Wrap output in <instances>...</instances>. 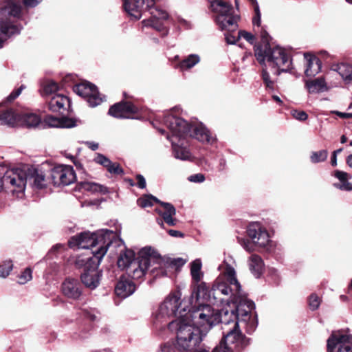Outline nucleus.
<instances>
[{"mask_svg":"<svg viewBox=\"0 0 352 352\" xmlns=\"http://www.w3.org/2000/svg\"><path fill=\"white\" fill-rule=\"evenodd\" d=\"M235 261L229 256L224 259L218 267L219 274L212 285L210 298L212 296L214 303L221 302V296L230 298L233 305H230L220 311L210 307L212 314L217 317V321L212 326L221 322L223 331L229 328L233 329L243 328L248 333L253 332L257 327V319L252 311L254 303L248 300L241 290V286L236 278Z\"/></svg>","mask_w":352,"mask_h":352,"instance_id":"1","label":"nucleus"},{"mask_svg":"<svg viewBox=\"0 0 352 352\" xmlns=\"http://www.w3.org/2000/svg\"><path fill=\"white\" fill-rule=\"evenodd\" d=\"M120 227H116V231L111 230V247L120 248V256L118 266L126 269L127 273L134 279L142 278L149 272L154 277L167 276L170 269L173 268V263L161 255L151 247L142 248L135 258L133 250L126 249L124 241L120 237Z\"/></svg>","mask_w":352,"mask_h":352,"instance_id":"2","label":"nucleus"},{"mask_svg":"<svg viewBox=\"0 0 352 352\" xmlns=\"http://www.w3.org/2000/svg\"><path fill=\"white\" fill-rule=\"evenodd\" d=\"M217 321L210 306L200 305L189 310L185 317L168 322V329L175 334V341L181 352H189L198 346L208 330Z\"/></svg>","mask_w":352,"mask_h":352,"instance_id":"3","label":"nucleus"},{"mask_svg":"<svg viewBox=\"0 0 352 352\" xmlns=\"http://www.w3.org/2000/svg\"><path fill=\"white\" fill-rule=\"evenodd\" d=\"M164 123L172 133L167 136L172 144L174 157L181 160H188L191 153L188 148V139L194 138L202 142L211 143L214 139L202 123H188L184 119L173 114L167 115Z\"/></svg>","mask_w":352,"mask_h":352,"instance_id":"4","label":"nucleus"},{"mask_svg":"<svg viewBox=\"0 0 352 352\" xmlns=\"http://www.w3.org/2000/svg\"><path fill=\"white\" fill-rule=\"evenodd\" d=\"M254 32L259 35L262 43V45H256L254 50L257 60L263 65L262 78L266 86L273 89L275 79L270 74L277 76L281 72H289L292 60L285 49L279 46H270L271 37L263 27L260 26Z\"/></svg>","mask_w":352,"mask_h":352,"instance_id":"5","label":"nucleus"},{"mask_svg":"<svg viewBox=\"0 0 352 352\" xmlns=\"http://www.w3.org/2000/svg\"><path fill=\"white\" fill-rule=\"evenodd\" d=\"M125 12L133 19L139 20L143 13L150 11L151 15L148 19L143 20L142 27H151L158 32H162L166 35L167 30L165 28L163 21L168 19V13L162 9L155 8V0H122Z\"/></svg>","mask_w":352,"mask_h":352,"instance_id":"6","label":"nucleus"},{"mask_svg":"<svg viewBox=\"0 0 352 352\" xmlns=\"http://www.w3.org/2000/svg\"><path fill=\"white\" fill-rule=\"evenodd\" d=\"M106 253L107 248L101 247L97 250H88L78 256L75 260L77 268H84V272L80 276L82 283L90 289H96L99 285L101 272L98 267Z\"/></svg>","mask_w":352,"mask_h":352,"instance_id":"7","label":"nucleus"},{"mask_svg":"<svg viewBox=\"0 0 352 352\" xmlns=\"http://www.w3.org/2000/svg\"><path fill=\"white\" fill-rule=\"evenodd\" d=\"M21 13V6L12 0H6L0 9V49L8 38L20 33L21 26L16 21Z\"/></svg>","mask_w":352,"mask_h":352,"instance_id":"8","label":"nucleus"},{"mask_svg":"<svg viewBox=\"0 0 352 352\" xmlns=\"http://www.w3.org/2000/svg\"><path fill=\"white\" fill-rule=\"evenodd\" d=\"M28 179L32 183L34 188L42 189L46 187L47 183L43 173L37 169H28V174L22 170L7 171L3 178V182L10 184L14 194L19 197L23 195Z\"/></svg>","mask_w":352,"mask_h":352,"instance_id":"9","label":"nucleus"},{"mask_svg":"<svg viewBox=\"0 0 352 352\" xmlns=\"http://www.w3.org/2000/svg\"><path fill=\"white\" fill-rule=\"evenodd\" d=\"M182 294L179 291L171 292L164 300L160 305L158 310L155 316L154 324L157 328L161 329L166 327L167 320L171 316H177V318L185 317L188 314L186 312V306L183 305Z\"/></svg>","mask_w":352,"mask_h":352,"instance_id":"10","label":"nucleus"},{"mask_svg":"<svg viewBox=\"0 0 352 352\" xmlns=\"http://www.w3.org/2000/svg\"><path fill=\"white\" fill-rule=\"evenodd\" d=\"M210 8L215 20L222 30L234 31L237 28V15L234 14L231 3L225 0H211Z\"/></svg>","mask_w":352,"mask_h":352,"instance_id":"11","label":"nucleus"},{"mask_svg":"<svg viewBox=\"0 0 352 352\" xmlns=\"http://www.w3.org/2000/svg\"><path fill=\"white\" fill-rule=\"evenodd\" d=\"M110 237V231L107 229L100 230L95 232H84L72 237L69 241L71 248L77 247L79 249H87L95 248L96 245L101 244V247L107 248L110 245V241L107 242L105 246H103ZM98 248L96 250H97Z\"/></svg>","mask_w":352,"mask_h":352,"instance_id":"12","label":"nucleus"},{"mask_svg":"<svg viewBox=\"0 0 352 352\" xmlns=\"http://www.w3.org/2000/svg\"><path fill=\"white\" fill-rule=\"evenodd\" d=\"M73 91L83 98L91 107H95L103 101V98L99 94L96 85L88 81H82L75 85Z\"/></svg>","mask_w":352,"mask_h":352,"instance_id":"13","label":"nucleus"},{"mask_svg":"<svg viewBox=\"0 0 352 352\" xmlns=\"http://www.w3.org/2000/svg\"><path fill=\"white\" fill-rule=\"evenodd\" d=\"M223 338L221 342L228 345L234 352H239L250 344V340L245 338L239 330V328L230 329L223 331Z\"/></svg>","mask_w":352,"mask_h":352,"instance_id":"14","label":"nucleus"},{"mask_svg":"<svg viewBox=\"0 0 352 352\" xmlns=\"http://www.w3.org/2000/svg\"><path fill=\"white\" fill-rule=\"evenodd\" d=\"M51 179L54 186H68L76 181V177L72 166L58 165L52 169Z\"/></svg>","mask_w":352,"mask_h":352,"instance_id":"15","label":"nucleus"},{"mask_svg":"<svg viewBox=\"0 0 352 352\" xmlns=\"http://www.w3.org/2000/svg\"><path fill=\"white\" fill-rule=\"evenodd\" d=\"M328 352H352V336L333 333L327 340Z\"/></svg>","mask_w":352,"mask_h":352,"instance_id":"16","label":"nucleus"},{"mask_svg":"<svg viewBox=\"0 0 352 352\" xmlns=\"http://www.w3.org/2000/svg\"><path fill=\"white\" fill-rule=\"evenodd\" d=\"M247 232L250 239L258 248H265L272 242L267 231L258 223H250Z\"/></svg>","mask_w":352,"mask_h":352,"instance_id":"17","label":"nucleus"},{"mask_svg":"<svg viewBox=\"0 0 352 352\" xmlns=\"http://www.w3.org/2000/svg\"><path fill=\"white\" fill-rule=\"evenodd\" d=\"M71 102L68 97L63 94H55L49 99V109L53 112L64 113L70 108Z\"/></svg>","mask_w":352,"mask_h":352,"instance_id":"18","label":"nucleus"},{"mask_svg":"<svg viewBox=\"0 0 352 352\" xmlns=\"http://www.w3.org/2000/svg\"><path fill=\"white\" fill-rule=\"evenodd\" d=\"M62 292L66 297L77 300L82 294L80 283L76 279H66L62 284Z\"/></svg>","mask_w":352,"mask_h":352,"instance_id":"19","label":"nucleus"},{"mask_svg":"<svg viewBox=\"0 0 352 352\" xmlns=\"http://www.w3.org/2000/svg\"><path fill=\"white\" fill-rule=\"evenodd\" d=\"M137 107L131 102L117 103L111 106V116L120 118H129L137 112Z\"/></svg>","mask_w":352,"mask_h":352,"instance_id":"20","label":"nucleus"},{"mask_svg":"<svg viewBox=\"0 0 352 352\" xmlns=\"http://www.w3.org/2000/svg\"><path fill=\"white\" fill-rule=\"evenodd\" d=\"M161 208H157L155 211L157 214L162 217L164 221L170 226L176 224L177 220L173 218L176 214L175 207L169 203L160 201Z\"/></svg>","mask_w":352,"mask_h":352,"instance_id":"21","label":"nucleus"},{"mask_svg":"<svg viewBox=\"0 0 352 352\" xmlns=\"http://www.w3.org/2000/svg\"><path fill=\"white\" fill-rule=\"evenodd\" d=\"M135 290L133 281L122 276L115 287V293L118 296L125 298L131 295Z\"/></svg>","mask_w":352,"mask_h":352,"instance_id":"22","label":"nucleus"},{"mask_svg":"<svg viewBox=\"0 0 352 352\" xmlns=\"http://www.w3.org/2000/svg\"><path fill=\"white\" fill-rule=\"evenodd\" d=\"M305 74L307 76H314L318 74L321 69V61L316 56L305 54Z\"/></svg>","mask_w":352,"mask_h":352,"instance_id":"23","label":"nucleus"},{"mask_svg":"<svg viewBox=\"0 0 352 352\" xmlns=\"http://www.w3.org/2000/svg\"><path fill=\"white\" fill-rule=\"evenodd\" d=\"M305 87L309 94H318L329 89V86L324 77L306 80Z\"/></svg>","mask_w":352,"mask_h":352,"instance_id":"24","label":"nucleus"},{"mask_svg":"<svg viewBox=\"0 0 352 352\" xmlns=\"http://www.w3.org/2000/svg\"><path fill=\"white\" fill-rule=\"evenodd\" d=\"M45 123L50 127L72 128L76 126L75 122L70 118L63 117L56 118L52 116H47Z\"/></svg>","mask_w":352,"mask_h":352,"instance_id":"25","label":"nucleus"},{"mask_svg":"<svg viewBox=\"0 0 352 352\" xmlns=\"http://www.w3.org/2000/svg\"><path fill=\"white\" fill-rule=\"evenodd\" d=\"M0 120L3 124L9 126H18L20 125L21 115L11 109L2 112L0 111Z\"/></svg>","mask_w":352,"mask_h":352,"instance_id":"26","label":"nucleus"},{"mask_svg":"<svg viewBox=\"0 0 352 352\" xmlns=\"http://www.w3.org/2000/svg\"><path fill=\"white\" fill-rule=\"evenodd\" d=\"M334 176L339 180V182L333 184L336 188L345 191L352 190V184L349 182L351 178V175L344 171L336 170Z\"/></svg>","mask_w":352,"mask_h":352,"instance_id":"27","label":"nucleus"},{"mask_svg":"<svg viewBox=\"0 0 352 352\" xmlns=\"http://www.w3.org/2000/svg\"><path fill=\"white\" fill-rule=\"evenodd\" d=\"M201 60L200 56L196 54H192L185 57L181 62L177 65V67L181 71L189 70L196 65H197Z\"/></svg>","mask_w":352,"mask_h":352,"instance_id":"28","label":"nucleus"},{"mask_svg":"<svg viewBox=\"0 0 352 352\" xmlns=\"http://www.w3.org/2000/svg\"><path fill=\"white\" fill-rule=\"evenodd\" d=\"M263 262L261 258L256 255L252 254L249 259V267L252 273L256 277H259L263 269Z\"/></svg>","mask_w":352,"mask_h":352,"instance_id":"29","label":"nucleus"},{"mask_svg":"<svg viewBox=\"0 0 352 352\" xmlns=\"http://www.w3.org/2000/svg\"><path fill=\"white\" fill-rule=\"evenodd\" d=\"M344 81H352V63H341L333 68Z\"/></svg>","mask_w":352,"mask_h":352,"instance_id":"30","label":"nucleus"},{"mask_svg":"<svg viewBox=\"0 0 352 352\" xmlns=\"http://www.w3.org/2000/svg\"><path fill=\"white\" fill-rule=\"evenodd\" d=\"M41 122L40 117L36 113H26L21 115L20 125L27 127H35Z\"/></svg>","mask_w":352,"mask_h":352,"instance_id":"31","label":"nucleus"},{"mask_svg":"<svg viewBox=\"0 0 352 352\" xmlns=\"http://www.w3.org/2000/svg\"><path fill=\"white\" fill-rule=\"evenodd\" d=\"M201 269V262L199 259H196L191 263L190 274L192 280L197 283L201 280L203 276Z\"/></svg>","mask_w":352,"mask_h":352,"instance_id":"32","label":"nucleus"},{"mask_svg":"<svg viewBox=\"0 0 352 352\" xmlns=\"http://www.w3.org/2000/svg\"><path fill=\"white\" fill-rule=\"evenodd\" d=\"M160 200L151 195H146L138 199V205L142 208L150 207L154 202L160 203Z\"/></svg>","mask_w":352,"mask_h":352,"instance_id":"33","label":"nucleus"},{"mask_svg":"<svg viewBox=\"0 0 352 352\" xmlns=\"http://www.w3.org/2000/svg\"><path fill=\"white\" fill-rule=\"evenodd\" d=\"M85 188L88 190L94 192H100L102 195L107 194L108 191L107 187L101 185L98 183L94 182H87L85 184Z\"/></svg>","mask_w":352,"mask_h":352,"instance_id":"34","label":"nucleus"},{"mask_svg":"<svg viewBox=\"0 0 352 352\" xmlns=\"http://www.w3.org/2000/svg\"><path fill=\"white\" fill-rule=\"evenodd\" d=\"M254 6L255 16L252 19L254 30L256 31V28L259 29L261 26V12L256 0H249Z\"/></svg>","mask_w":352,"mask_h":352,"instance_id":"35","label":"nucleus"},{"mask_svg":"<svg viewBox=\"0 0 352 352\" xmlns=\"http://www.w3.org/2000/svg\"><path fill=\"white\" fill-rule=\"evenodd\" d=\"M328 157V152L327 150H321L316 152H313L310 156L311 162L316 164L324 162Z\"/></svg>","mask_w":352,"mask_h":352,"instance_id":"36","label":"nucleus"},{"mask_svg":"<svg viewBox=\"0 0 352 352\" xmlns=\"http://www.w3.org/2000/svg\"><path fill=\"white\" fill-rule=\"evenodd\" d=\"M158 352H181L178 349L176 341H168L161 344Z\"/></svg>","mask_w":352,"mask_h":352,"instance_id":"37","label":"nucleus"},{"mask_svg":"<svg viewBox=\"0 0 352 352\" xmlns=\"http://www.w3.org/2000/svg\"><path fill=\"white\" fill-rule=\"evenodd\" d=\"M92 162L107 168L110 172V160L102 154L96 153Z\"/></svg>","mask_w":352,"mask_h":352,"instance_id":"38","label":"nucleus"},{"mask_svg":"<svg viewBox=\"0 0 352 352\" xmlns=\"http://www.w3.org/2000/svg\"><path fill=\"white\" fill-rule=\"evenodd\" d=\"M58 89V84L53 80L46 81L43 85V92L45 95H50Z\"/></svg>","mask_w":352,"mask_h":352,"instance_id":"39","label":"nucleus"},{"mask_svg":"<svg viewBox=\"0 0 352 352\" xmlns=\"http://www.w3.org/2000/svg\"><path fill=\"white\" fill-rule=\"evenodd\" d=\"M12 263L11 261H6L0 265V277L5 278L9 275L12 270Z\"/></svg>","mask_w":352,"mask_h":352,"instance_id":"40","label":"nucleus"},{"mask_svg":"<svg viewBox=\"0 0 352 352\" xmlns=\"http://www.w3.org/2000/svg\"><path fill=\"white\" fill-rule=\"evenodd\" d=\"M207 289L204 283L197 284L196 289H194L192 293V298H195L196 300H199L201 298V295H204L206 293Z\"/></svg>","mask_w":352,"mask_h":352,"instance_id":"41","label":"nucleus"},{"mask_svg":"<svg viewBox=\"0 0 352 352\" xmlns=\"http://www.w3.org/2000/svg\"><path fill=\"white\" fill-rule=\"evenodd\" d=\"M32 272L29 267L26 268L19 276V283L25 284L32 278Z\"/></svg>","mask_w":352,"mask_h":352,"instance_id":"42","label":"nucleus"},{"mask_svg":"<svg viewBox=\"0 0 352 352\" xmlns=\"http://www.w3.org/2000/svg\"><path fill=\"white\" fill-rule=\"evenodd\" d=\"M84 316L90 321L95 322L99 320V313L95 309L83 310Z\"/></svg>","mask_w":352,"mask_h":352,"instance_id":"43","label":"nucleus"},{"mask_svg":"<svg viewBox=\"0 0 352 352\" xmlns=\"http://www.w3.org/2000/svg\"><path fill=\"white\" fill-rule=\"evenodd\" d=\"M320 304V300L319 297L315 294H311L309 299V305L310 309L316 310L318 308Z\"/></svg>","mask_w":352,"mask_h":352,"instance_id":"44","label":"nucleus"},{"mask_svg":"<svg viewBox=\"0 0 352 352\" xmlns=\"http://www.w3.org/2000/svg\"><path fill=\"white\" fill-rule=\"evenodd\" d=\"M239 38H243L250 43L252 44L255 41V36L252 33L248 32L246 31H239L238 33Z\"/></svg>","mask_w":352,"mask_h":352,"instance_id":"45","label":"nucleus"},{"mask_svg":"<svg viewBox=\"0 0 352 352\" xmlns=\"http://www.w3.org/2000/svg\"><path fill=\"white\" fill-rule=\"evenodd\" d=\"M25 89V86L24 85H21L20 87H19L18 89L14 90L8 97H7V100L8 102H12L13 101L14 99H16L21 93L22 90Z\"/></svg>","mask_w":352,"mask_h":352,"instance_id":"46","label":"nucleus"},{"mask_svg":"<svg viewBox=\"0 0 352 352\" xmlns=\"http://www.w3.org/2000/svg\"><path fill=\"white\" fill-rule=\"evenodd\" d=\"M292 114L294 118L300 121L307 120L308 117L307 114L303 111L294 110L292 111Z\"/></svg>","mask_w":352,"mask_h":352,"instance_id":"47","label":"nucleus"},{"mask_svg":"<svg viewBox=\"0 0 352 352\" xmlns=\"http://www.w3.org/2000/svg\"><path fill=\"white\" fill-rule=\"evenodd\" d=\"M188 180L191 182L201 183L205 180V176L201 173H197L190 175Z\"/></svg>","mask_w":352,"mask_h":352,"instance_id":"48","label":"nucleus"},{"mask_svg":"<svg viewBox=\"0 0 352 352\" xmlns=\"http://www.w3.org/2000/svg\"><path fill=\"white\" fill-rule=\"evenodd\" d=\"M241 243L243 248L245 249L248 252H251L254 250L255 244H254L252 240L251 241L248 239L243 240Z\"/></svg>","mask_w":352,"mask_h":352,"instance_id":"49","label":"nucleus"},{"mask_svg":"<svg viewBox=\"0 0 352 352\" xmlns=\"http://www.w3.org/2000/svg\"><path fill=\"white\" fill-rule=\"evenodd\" d=\"M112 173L122 175L124 174V170L122 168L120 167L119 164L116 163H111V173Z\"/></svg>","mask_w":352,"mask_h":352,"instance_id":"50","label":"nucleus"},{"mask_svg":"<svg viewBox=\"0 0 352 352\" xmlns=\"http://www.w3.org/2000/svg\"><path fill=\"white\" fill-rule=\"evenodd\" d=\"M137 186L140 188H144L146 187V180L142 175H137Z\"/></svg>","mask_w":352,"mask_h":352,"instance_id":"51","label":"nucleus"},{"mask_svg":"<svg viewBox=\"0 0 352 352\" xmlns=\"http://www.w3.org/2000/svg\"><path fill=\"white\" fill-rule=\"evenodd\" d=\"M177 22L179 23V25L185 29H189L191 28V23L190 21L182 19L181 17H178Z\"/></svg>","mask_w":352,"mask_h":352,"instance_id":"52","label":"nucleus"},{"mask_svg":"<svg viewBox=\"0 0 352 352\" xmlns=\"http://www.w3.org/2000/svg\"><path fill=\"white\" fill-rule=\"evenodd\" d=\"M83 144H85L91 151H96L99 148L98 143L95 142L85 141L83 142Z\"/></svg>","mask_w":352,"mask_h":352,"instance_id":"53","label":"nucleus"},{"mask_svg":"<svg viewBox=\"0 0 352 352\" xmlns=\"http://www.w3.org/2000/svg\"><path fill=\"white\" fill-rule=\"evenodd\" d=\"M42 0H23V4L28 7H35Z\"/></svg>","mask_w":352,"mask_h":352,"instance_id":"54","label":"nucleus"},{"mask_svg":"<svg viewBox=\"0 0 352 352\" xmlns=\"http://www.w3.org/2000/svg\"><path fill=\"white\" fill-rule=\"evenodd\" d=\"M225 37H226V42L228 44H234L236 43V41L237 40L236 38V37L230 33L226 34Z\"/></svg>","mask_w":352,"mask_h":352,"instance_id":"55","label":"nucleus"},{"mask_svg":"<svg viewBox=\"0 0 352 352\" xmlns=\"http://www.w3.org/2000/svg\"><path fill=\"white\" fill-rule=\"evenodd\" d=\"M168 232L171 236H173V237H183L184 236V234L177 230H169Z\"/></svg>","mask_w":352,"mask_h":352,"instance_id":"56","label":"nucleus"},{"mask_svg":"<svg viewBox=\"0 0 352 352\" xmlns=\"http://www.w3.org/2000/svg\"><path fill=\"white\" fill-rule=\"evenodd\" d=\"M337 114L341 117V118H352V113H341V112H337Z\"/></svg>","mask_w":352,"mask_h":352,"instance_id":"57","label":"nucleus"},{"mask_svg":"<svg viewBox=\"0 0 352 352\" xmlns=\"http://www.w3.org/2000/svg\"><path fill=\"white\" fill-rule=\"evenodd\" d=\"M331 164L333 166H336L337 165V155L332 154Z\"/></svg>","mask_w":352,"mask_h":352,"instance_id":"58","label":"nucleus"},{"mask_svg":"<svg viewBox=\"0 0 352 352\" xmlns=\"http://www.w3.org/2000/svg\"><path fill=\"white\" fill-rule=\"evenodd\" d=\"M346 164L352 168V154L349 155L346 158Z\"/></svg>","mask_w":352,"mask_h":352,"instance_id":"59","label":"nucleus"},{"mask_svg":"<svg viewBox=\"0 0 352 352\" xmlns=\"http://www.w3.org/2000/svg\"><path fill=\"white\" fill-rule=\"evenodd\" d=\"M273 99L276 101L277 102H278L279 104H281L282 103V100H280V98L277 96H273Z\"/></svg>","mask_w":352,"mask_h":352,"instance_id":"60","label":"nucleus"},{"mask_svg":"<svg viewBox=\"0 0 352 352\" xmlns=\"http://www.w3.org/2000/svg\"><path fill=\"white\" fill-rule=\"evenodd\" d=\"M347 141V138L345 135H342L340 138V142L342 144L345 143Z\"/></svg>","mask_w":352,"mask_h":352,"instance_id":"61","label":"nucleus"},{"mask_svg":"<svg viewBox=\"0 0 352 352\" xmlns=\"http://www.w3.org/2000/svg\"><path fill=\"white\" fill-rule=\"evenodd\" d=\"M342 151V148L337 149L333 152V154L337 155L338 153H340Z\"/></svg>","mask_w":352,"mask_h":352,"instance_id":"62","label":"nucleus"},{"mask_svg":"<svg viewBox=\"0 0 352 352\" xmlns=\"http://www.w3.org/2000/svg\"><path fill=\"white\" fill-rule=\"evenodd\" d=\"M129 184H130L131 186H134L135 185L132 179H129Z\"/></svg>","mask_w":352,"mask_h":352,"instance_id":"63","label":"nucleus"},{"mask_svg":"<svg viewBox=\"0 0 352 352\" xmlns=\"http://www.w3.org/2000/svg\"><path fill=\"white\" fill-rule=\"evenodd\" d=\"M157 222H158V223H159L160 225H162V226L163 225V223H162V220H160H160H157Z\"/></svg>","mask_w":352,"mask_h":352,"instance_id":"64","label":"nucleus"}]
</instances>
